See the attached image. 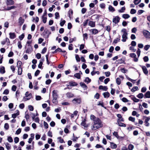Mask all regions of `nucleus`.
Instances as JSON below:
<instances>
[{"label":"nucleus","mask_w":150,"mask_h":150,"mask_svg":"<svg viewBox=\"0 0 150 150\" xmlns=\"http://www.w3.org/2000/svg\"><path fill=\"white\" fill-rule=\"evenodd\" d=\"M69 85L67 86H76L78 85V83H77L73 81L69 82Z\"/></svg>","instance_id":"9b49d317"},{"label":"nucleus","mask_w":150,"mask_h":150,"mask_svg":"<svg viewBox=\"0 0 150 150\" xmlns=\"http://www.w3.org/2000/svg\"><path fill=\"white\" fill-rule=\"evenodd\" d=\"M9 35L10 38L11 39H13L16 37V35L15 33H9Z\"/></svg>","instance_id":"dca6fc26"},{"label":"nucleus","mask_w":150,"mask_h":150,"mask_svg":"<svg viewBox=\"0 0 150 150\" xmlns=\"http://www.w3.org/2000/svg\"><path fill=\"white\" fill-rule=\"evenodd\" d=\"M72 102L75 104H80L81 102V98H75L72 100Z\"/></svg>","instance_id":"20e7f679"},{"label":"nucleus","mask_w":150,"mask_h":150,"mask_svg":"<svg viewBox=\"0 0 150 150\" xmlns=\"http://www.w3.org/2000/svg\"><path fill=\"white\" fill-rule=\"evenodd\" d=\"M19 141V138L17 137H15L14 139V141L15 143H18Z\"/></svg>","instance_id":"4d7b16f0"},{"label":"nucleus","mask_w":150,"mask_h":150,"mask_svg":"<svg viewBox=\"0 0 150 150\" xmlns=\"http://www.w3.org/2000/svg\"><path fill=\"white\" fill-rule=\"evenodd\" d=\"M16 8V7L15 6H12L10 7H7V9H6V10H9L12 9H14Z\"/></svg>","instance_id":"7c9ffc66"},{"label":"nucleus","mask_w":150,"mask_h":150,"mask_svg":"<svg viewBox=\"0 0 150 150\" xmlns=\"http://www.w3.org/2000/svg\"><path fill=\"white\" fill-rule=\"evenodd\" d=\"M144 96L145 98H150V91H147L144 95Z\"/></svg>","instance_id":"4be33fe9"},{"label":"nucleus","mask_w":150,"mask_h":150,"mask_svg":"<svg viewBox=\"0 0 150 150\" xmlns=\"http://www.w3.org/2000/svg\"><path fill=\"white\" fill-rule=\"evenodd\" d=\"M7 140L9 142L11 143L13 142V139L10 136L8 137L7 138Z\"/></svg>","instance_id":"a18cd8bd"},{"label":"nucleus","mask_w":150,"mask_h":150,"mask_svg":"<svg viewBox=\"0 0 150 150\" xmlns=\"http://www.w3.org/2000/svg\"><path fill=\"white\" fill-rule=\"evenodd\" d=\"M27 112H25V118L26 119V120L27 121H28V120L29 118V116L28 114V113L27 114H26Z\"/></svg>","instance_id":"09e8293b"},{"label":"nucleus","mask_w":150,"mask_h":150,"mask_svg":"<svg viewBox=\"0 0 150 150\" xmlns=\"http://www.w3.org/2000/svg\"><path fill=\"white\" fill-rule=\"evenodd\" d=\"M117 124L120 127H126V125L125 124L119 122H118V123H117Z\"/></svg>","instance_id":"c85d7f7f"},{"label":"nucleus","mask_w":150,"mask_h":150,"mask_svg":"<svg viewBox=\"0 0 150 150\" xmlns=\"http://www.w3.org/2000/svg\"><path fill=\"white\" fill-rule=\"evenodd\" d=\"M55 18L56 19H58L59 17V13L58 12H56L55 14Z\"/></svg>","instance_id":"603ef678"},{"label":"nucleus","mask_w":150,"mask_h":150,"mask_svg":"<svg viewBox=\"0 0 150 150\" xmlns=\"http://www.w3.org/2000/svg\"><path fill=\"white\" fill-rule=\"evenodd\" d=\"M123 18L125 19H127L130 17L129 15L128 14H124L122 15Z\"/></svg>","instance_id":"473e14b6"},{"label":"nucleus","mask_w":150,"mask_h":150,"mask_svg":"<svg viewBox=\"0 0 150 150\" xmlns=\"http://www.w3.org/2000/svg\"><path fill=\"white\" fill-rule=\"evenodd\" d=\"M47 135L48 136L52 137V132L50 131H49L47 133Z\"/></svg>","instance_id":"e2e57ef3"},{"label":"nucleus","mask_w":150,"mask_h":150,"mask_svg":"<svg viewBox=\"0 0 150 150\" xmlns=\"http://www.w3.org/2000/svg\"><path fill=\"white\" fill-rule=\"evenodd\" d=\"M131 99L135 102H138L139 101V100L137 98L133 96L131 98Z\"/></svg>","instance_id":"bb28decb"},{"label":"nucleus","mask_w":150,"mask_h":150,"mask_svg":"<svg viewBox=\"0 0 150 150\" xmlns=\"http://www.w3.org/2000/svg\"><path fill=\"white\" fill-rule=\"evenodd\" d=\"M103 94L105 98H108L110 96V94L108 92L104 93Z\"/></svg>","instance_id":"412c9836"},{"label":"nucleus","mask_w":150,"mask_h":150,"mask_svg":"<svg viewBox=\"0 0 150 150\" xmlns=\"http://www.w3.org/2000/svg\"><path fill=\"white\" fill-rule=\"evenodd\" d=\"M109 10L110 11L113 12L115 11V8L111 5H109L108 7Z\"/></svg>","instance_id":"393cba45"},{"label":"nucleus","mask_w":150,"mask_h":150,"mask_svg":"<svg viewBox=\"0 0 150 150\" xmlns=\"http://www.w3.org/2000/svg\"><path fill=\"white\" fill-rule=\"evenodd\" d=\"M52 96L53 98H57L58 97V95L57 94L56 91L54 90L53 91Z\"/></svg>","instance_id":"6ab92c4d"},{"label":"nucleus","mask_w":150,"mask_h":150,"mask_svg":"<svg viewBox=\"0 0 150 150\" xmlns=\"http://www.w3.org/2000/svg\"><path fill=\"white\" fill-rule=\"evenodd\" d=\"M141 1V0H134V4L136 5L138 4Z\"/></svg>","instance_id":"8fccbe9b"},{"label":"nucleus","mask_w":150,"mask_h":150,"mask_svg":"<svg viewBox=\"0 0 150 150\" xmlns=\"http://www.w3.org/2000/svg\"><path fill=\"white\" fill-rule=\"evenodd\" d=\"M98 32V30L97 29H94L92 30V34H95Z\"/></svg>","instance_id":"e433bc0d"},{"label":"nucleus","mask_w":150,"mask_h":150,"mask_svg":"<svg viewBox=\"0 0 150 150\" xmlns=\"http://www.w3.org/2000/svg\"><path fill=\"white\" fill-rule=\"evenodd\" d=\"M116 82L117 85H120L121 83L120 79L119 78H117L116 79Z\"/></svg>","instance_id":"2f4dec72"},{"label":"nucleus","mask_w":150,"mask_h":150,"mask_svg":"<svg viewBox=\"0 0 150 150\" xmlns=\"http://www.w3.org/2000/svg\"><path fill=\"white\" fill-rule=\"evenodd\" d=\"M119 38H117V39L114 40L113 41V42L114 43L116 44L117 43L118 41H120V35H119Z\"/></svg>","instance_id":"ea45409f"},{"label":"nucleus","mask_w":150,"mask_h":150,"mask_svg":"<svg viewBox=\"0 0 150 150\" xmlns=\"http://www.w3.org/2000/svg\"><path fill=\"white\" fill-rule=\"evenodd\" d=\"M150 120V118L149 117H146L145 120L144 122L145 123V125L146 126L148 127L149 126V123L148 122Z\"/></svg>","instance_id":"4468645a"},{"label":"nucleus","mask_w":150,"mask_h":150,"mask_svg":"<svg viewBox=\"0 0 150 150\" xmlns=\"http://www.w3.org/2000/svg\"><path fill=\"white\" fill-rule=\"evenodd\" d=\"M125 10V7H122L121 9L118 10V11L120 13H123L124 12Z\"/></svg>","instance_id":"c9c22d12"},{"label":"nucleus","mask_w":150,"mask_h":150,"mask_svg":"<svg viewBox=\"0 0 150 150\" xmlns=\"http://www.w3.org/2000/svg\"><path fill=\"white\" fill-rule=\"evenodd\" d=\"M103 126V124L101 120L98 118H97L94 120V125L92 129L93 130H96L102 127Z\"/></svg>","instance_id":"f257e3e1"},{"label":"nucleus","mask_w":150,"mask_h":150,"mask_svg":"<svg viewBox=\"0 0 150 150\" xmlns=\"http://www.w3.org/2000/svg\"><path fill=\"white\" fill-rule=\"evenodd\" d=\"M88 25L91 27H94L95 26V23L93 21H89L88 22Z\"/></svg>","instance_id":"f3484780"},{"label":"nucleus","mask_w":150,"mask_h":150,"mask_svg":"<svg viewBox=\"0 0 150 150\" xmlns=\"http://www.w3.org/2000/svg\"><path fill=\"white\" fill-rule=\"evenodd\" d=\"M134 148V146L132 144H129L128 146L129 150H132Z\"/></svg>","instance_id":"a19ab883"},{"label":"nucleus","mask_w":150,"mask_h":150,"mask_svg":"<svg viewBox=\"0 0 150 150\" xmlns=\"http://www.w3.org/2000/svg\"><path fill=\"white\" fill-rule=\"evenodd\" d=\"M67 97L69 98H73L74 97V94L71 92H68L66 94Z\"/></svg>","instance_id":"0eeeda50"},{"label":"nucleus","mask_w":150,"mask_h":150,"mask_svg":"<svg viewBox=\"0 0 150 150\" xmlns=\"http://www.w3.org/2000/svg\"><path fill=\"white\" fill-rule=\"evenodd\" d=\"M25 35L24 34H23L19 36V38L20 40H22L23 38H24Z\"/></svg>","instance_id":"0e129e2a"},{"label":"nucleus","mask_w":150,"mask_h":150,"mask_svg":"<svg viewBox=\"0 0 150 150\" xmlns=\"http://www.w3.org/2000/svg\"><path fill=\"white\" fill-rule=\"evenodd\" d=\"M110 81V79L109 78H107L105 79L104 81V83L105 84H107L108 82Z\"/></svg>","instance_id":"774afa93"},{"label":"nucleus","mask_w":150,"mask_h":150,"mask_svg":"<svg viewBox=\"0 0 150 150\" xmlns=\"http://www.w3.org/2000/svg\"><path fill=\"white\" fill-rule=\"evenodd\" d=\"M138 89V87L137 86L134 87L131 89V91L132 92H134L136 91Z\"/></svg>","instance_id":"864d4df0"},{"label":"nucleus","mask_w":150,"mask_h":150,"mask_svg":"<svg viewBox=\"0 0 150 150\" xmlns=\"http://www.w3.org/2000/svg\"><path fill=\"white\" fill-rule=\"evenodd\" d=\"M7 149L8 150H10L11 149V146L10 144L8 142H6L5 144Z\"/></svg>","instance_id":"a878e982"},{"label":"nucleus","mask_w":150,"mask_h":150,"mask_svg":"<svg viewBox=\"0 0 150 150\" xmlns=\"http://www.w3.org/2000/svg\"><path fill=\"white\" fill-rule=\"evenodd\" d=\"M51 34V32L49 30L46 29H45L44 32L42 33L41 35H43L44 38H49L50 35Z\"/></svg>","instance_id":"f03ea898"},{"label":"nucleus","mask_w":150,"mask_h":150,"mask_svg":"<svg viewBox=\"0 0 150 150\" xmlns=\"http://www.w3.org/2000/svg\"><path fill=\"white\" fill-rule=\"evenodd\" d=\"M57 98H53V99L52 100V103L54 104H56L57 103Z\"/></svg>","instance_id":"49530a36"},{"label":"nucleus","mask_w":150,"mask_h":150,"mask_svg":"<svg viewBox=\"0 0 150 150\" xmlns=\"http://www.w3.org/2000/svg\"><path fill=\"white\" fill-rule=\"evenodd\" d=\"M81 86L84 88V90H87L88 88L87 86L83 82H81L80 83Z\"/></svg>","instance_id":"2eb2a0df"},{"label":"nucleus","mask_w":150,"mask_h":150,"mask_svg":"<svg viewBox=\"0 0 150 150\" xmlns=\"http://www.w3.org/2000/svg\"><path fill=\"white\" fill-rule=\"evenodd\" d=\"M91 80L89 78L86 77V78L84 81L87 83H88L91 82Z\"/></svg>","instance_id":"5701e85b"},{"label":"nucleus","mask_w":150,"mask_h":150,"mask_svg":"<svg viewBox=\"0 0 150 150\" xmlns=\"http://www.w3.org/2000/svg\"><path fill=\"white\" fill-rule=\"evenodd\" d=\"M83 40H84L85 39L87 40L88 38V35L87 33H85L83 34Z\"/></svg>","instance_id":"c03bdc74"},{"label":"nucleus","mask_w":150,"mask_h":150,"mask_svg":"<svg viewBox=\"0 0 150 150\" xmlns=\"http://www.w3.org/2000/svg\"><path fill=\"white\" fill-rule=\"evenodd\" d=\"M110 144H111V145H110L111 147V148L115 149V148H116V147H117L116 144H115L114 143H112V142L110 143Z\"/></svg>","instance_id":"cd10ccee"},{"label":"nucleus","mask_w":150,"mask_h":150,"mask_svg":"<svg viewBox=\"0 0 150 150\" xmlns=\"http://www.w3.org/2000/svg\"><path fill=\"white\" fill-rule=\"evenodd\" d=\"M9 91L8 89H6L4 90V91L3 93V94H4L7 95L9 93Z\"/></svg>","instance_id":"5fc2aeb1"},{"label":"nucleus","mask_w":150,"mask_h":150,"mask_svg":"<svg viewBox=\"0 0 150 150\" xmlns=\"http://www.w3.org/2000/svg\"><path fill=\"white\" fill-rule=\"evenodd\" d=\"M86 120L85 119H84L82 121L81 123V125L82 126H83L84 127H87V126H86Z\"/></svg>","instance_id":"4c0bfd02"},{"label":"nucleus","mask_w":150,"mask_h":150,"mask_svg":"<svg viewBox=\"0 0 150 150\" xmlns=\"http://www.w3.org/2000/svg\"><path fill=\"white\" fill-rule=\"evenodd\" d=\"M129 121H131L132 122H134L135 120V118L132 117H129L128 118Z\"/></svg>","instance_id":"79ce46f5"},{"label":"nucleus","mask_w":150,"mask_h":150,"mask_svg":"<svg viewBox=\"0 0 150 150\" xmlns=\"http://www.w3.org/2000/svg\"><path fill=\"white\" fill-rule=\"evenodd\" d=\"M128 34H123L122 35V41L123 42H125L126 41L127 39V35Z\"/></svg>","instance_id":"9d476101"},{"label":"nucleus","mask_w":150,"mask_h":150,"mask_svg":"<svg viewBox=\"0 0 150 150\" xmlns=\"http://www.w3.org/2000/svg\"><path fill=\"white\" fill-rule=\"evenodd\" d=\"M22 69L21 67H18V75H21L22 74Z\"/></svg>","instance_id":"b1692460"},{"label":"nucleus","mask_w":150,"mask_h":150,"mask_svg":"<svg viewBox=\"0 0 150 150\" xmlns=\"http://www.w3.org/2000/svg\"><path fill=\"white\" fill-rule=\"evenodd\" d=\"M75 58L76 61L77 62H80V58L78 54H76L75 56Z\"/></svg>","instance_id":"3c124183"},{"label":"nucleus","mask_w":150,"mask_h":150,"mask_svg":"<svg viewBox=\"0 0 150 150\" xmlns=\"http://www.w3.org/2000/svg\"><path fill=\"white\" fill-rule=\"evenodd\" d=\"M36 58L38 59H40L41 57V54L39 53H38L36 55Z\"/></svg>","instance_id":"69168bd1"},{"label":"nucleus","mask_w":150,"mask_h":150,"mask_svg":"<svg viewBox=\"0 0 150 150\" xmlns=\"http://www.w3.org/2000/svg\"><path fill=\"white\" fill-rule=\"evenodd\" d=\"M88 20H89L87 19L83 22V25L84 26L86 27L87 25Z\"/></svg>","instance_id":"6e6d98bb"},{"label":"nucleus","mask_w":150,"mask_h":150,"mask_svg":"<svg viewBox=\"0 0 150 150\" xmlns=\"http://www.w3.org/2000/svg\"><path fill=\"white\" fill-rule=\"evenodd\" d=\"M0 72L1 74H4L5 72V68L4 66H1L0 68Z\"/></svg>","instance_id":"a211bd4d"},{"label":"nucleus","mask_w":150,"mask_h":150,"mask_svg":"<svg viewBox=\"0 0 150 150\" xmlns=\"http://www.w3.org/2000/svg\"><path fill=\"white\" fill-rule=\"evenodd\" d=\"M150 46L149 45H146L144 48V50H145L147 51L148 49L149 48Z\"/></svg>","instance_id":"338daca9"},{"label":"nucleus","mask_w":150,"mask_h":150,"mask_svg":"<svg viewBox=\"0 0 150 150\" xmlns=\"http://www.w3.org/2000/svg\"><path fill=\"white\" fill-rule=\"evenodd\" d=\"M113 134L115 136L117 139H120V137L119 136L118 133L117 132H114L113 133Z\"/></svg>","instance_id":"f704fd0d"},{"label":"nucleus","mask_w":150,"mask_h":150,"mask_svg":"<svg viewBox=\"0 0 150 150\" xmlns=\"http://www.w3.org/2000/svg\"><path fill=\"white\" fill-rule=\"evenodd\" d=\"M140 66L142 68L143 71L145 74H148V71L145 66L142 65H140Z\"/></svg>","instance_id":"423d86ee"},{"label":"nucleus","mask_w":150,"mask_h":150,"mask_svg":"<svg viewBox=\"0 0 150 150\" xmlns=\"http://www.w3.org/2000/svg\"><path fill=\"white\" fill-rule=\"evenodd\" d=\"M143 60L144 62H146L149 60V58L147 56H145L143 58Z\"/></svg>","instance_id":"052dcab7"},{"label":"nucleus","mask_w":150,"mask_h":150,"mask_svg":"<svg viewBox=\"0 0 150 150\" xmlns=\"http://www.w3.org/2000/svg\"><path fill=\"white\" fill-rule=\"evenodd\" d=\"M136 10L134 9H132L131 10L130 13L131 14H134L136 13Z\"/></svg>","instance_id":"13d9d810"},{"label":"nucleus","mask_w":150,"mask_h":150,"mask_svg":"<svg viewBox=\"0 0 150 150\" xmlns=\"http://www.w3.org/2000/svg\"><path fill=\"white\" fill-rule=\"evenodd\" d=\"M125 57H122V58L120 59H118L117 60V62L118 64H121L122 63H124L125 64Z\"/></svg>","instance_id":"1a4fd4ad"},{"label":"nucleus","mask_w":150,"mask_h":150,"mask_svg":"<svg viewBox=\"0 0 150 150\" xmlns=\"http://www.w3.org/2000/svg\"><path fill=\"white\" fill-rule=\"evenodd\" d=\"M57 139H59V142L60 143H63L64 142V141L63 139L61 137H58Z\"/></svg>","instance_id":"de8ad7c7"},{"label":"nucleus","mask_w":150,"mask_h":150,"mask_svg":"<svg viewBox=\"0 0 150 150\" xmlns=\"http://www.w3.org/2000/svg\"><path fill=\"white\" fill-rule=\"evenodd\" d=\"M28 47L25 51V52L26 53L30 54L32 51V50L31 47L30 45H28Z\"/></svg>","instance_id":"6e6552de"},{"label":"nucleus","mask_w":150,"mask_h":150,"mask_svg":"<svg viewBox=\"0 0 150 150\" xmlns=\"http://www.w3.org/2000/svg\"><path fill=\"white\" fill-rule=\"evenodd\" d=\"M14 4V2L13 0H7V5H12Z\"/></svg>","instance_id":"aec40b11"},{"label":"nucleus","mask_w":150,"mask_h":150,"mask_svg":"<svg viewBox=\"0 0 150 150\" xmlns=\"http://www.w3.org/2000/svg\"><path fill=\"white\" fill-rule=\"evenodd\" d=\"M144 96V95L142 93H139L137 96V97L140 99L142 98Z\"/></svg>","instance_id":"58836bf2"},{"label":"nucleus","mask_w":150,"mask_h":150,"mask_svg":"<svg viewBox=\"0 0 150 150\" xmlns=\"http://www.w3.org/2000/svg\"><path fill=\"white\" fill-rule=\"evenodd\" d=\"M120 18L118 16L114 17L113 19L112 22L115 24H117L120 21Z\"/></svg>","instance_id":"39448f33"},{"label":"nucleus","mask_w":150,"mask_h":150,"mask_svg":"<svg viewBox=\"0 0 150 150\" xmlns=\"http://www.w3.org/2000/svg\"><path fill=\"white\" fill-rule=\"evenodd\" d=\"M18 23L20 26H21L24 23L25 20L23 19L22 17H20L18 19Z\"/></svg>","instance_id":"f8f14e48"},{"label":"nucleus","mask_w":150,"mask_h":150,"mask_svg":"<svg viewBox=\"0 0 150 150\" xmlns=\"http://www.w3.org/2000/svg\"><path fill=\"white\" fill-rule=\"evenodd\" d=\"M130 56L131 57L134 58L136 57L137 56L134 53H131L130 54Z\"/></svg>","instance_id":"680f3d73"},{"label":"nucleus","mask_w":150,"mask_h":150,"mask_svg":"<svg viewBox=\"0 0 150 150\" xmlns=\"http://www.w3.org/2000/svg\"><path fill=\"white\" fill-rule=\"evenodd\" d=\"M4 128L6 130H8L9 128V125L8 123H6L4 125Z\"/></svg>","instance_id":"37998d69"},{"label":"nucleus","mask_w":150,"mask_h":150,"mask_svg":"<svg viewBox=\"0 0 150 150\" xmlns=\"http://www.w3.org/2000/svg\"><path fill=\"white\" fill-rule=\"evenodd\" d=\"M143 33L146 38H150V33L148 31L144 30L143 31Z\"/></svg>","instance_id":"7ed1b4c3"},{"label":"nucleus","mask_w":150,"mask_h":150,"mask_svg":"<svg viewBox=\"0 0 150 150\" xmlns=\"http://www.w3.org/2000/svg\"><path fill=\"white\" fill-rule=\"evenodd\" d=\"M42 19L43 23H46L47 22V19L46 16H42Z\"/></svg>","instance_id":"c756f323"},{"label":"nucleus","mask_w":150,"mask_h":150,"mask_svg":"<svg viewBox=\"0 0 150 150\" xmlns=\"http://www.w3.org/2000/svg\"><path fill=\"white\" fill-rule=\"evenodd\" d=\"M17 112L16 113H14L12 114V117L14 119L17 116L19 115V111L18 110H16Z\"/></svg>","instance_id":"ddd939ff"},{"label":"nucleus","mask_w":150,"mask_h":150,"mask_svg":"<svg viewBox=\"0 0 150 150\" xmlns=\"http://www.w3.org/2000/svg\"><path fill=\"white\" fill-rule=\"evenodd\" d=\"M74 76L78 79H80L81 78V76L79 73H76L74 74Z\"/></svg>","instance_id":"72a5a7b5"},{"label":"nucleus","mask_w":150,"mask_h":150,"mask_svg":"<svg viewBox=\"0 0 150 150\" xmlns=\"http://www.w3.org/2000/svg\"><path fill=\"white\" fill-rule=\"evenodd\" d=\"M73 45L71 44H70L69 46L68 49L69 50H73Z\"/></svg>","instance_id":"bf43d9fd"}]
</instances>
